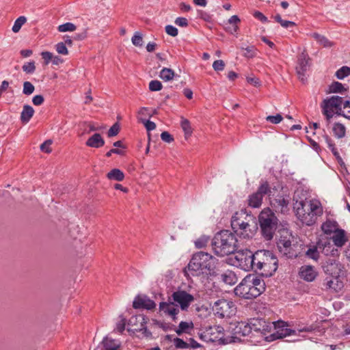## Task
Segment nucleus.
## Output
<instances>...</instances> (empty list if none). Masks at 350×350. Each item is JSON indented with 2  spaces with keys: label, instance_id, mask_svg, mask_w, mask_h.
Here are the masks:
<instances>
[{
  "label": "nucleus",
  "instance_id": "ddd939ff",
  "mask_svg": "<svg viewBox=\"0 0 350 350\" xmlns=\"http://www.w3.org/2000/svg\"><path fill=\"white\" fill-rule=\"evenodd\" d=\"M148 318L143 314L133 316L129 320V325L131 329L136 332H143L146 336L151 334L146 328Z\"/></svg>",
  "mask_w": 350,
  "mask_h": 350
},
{
  "label": "nucleus",
  "instance_id": "393cba45",
  "mask_svg": "<svg viewBox=\"0 0 350 350\" xmlns=\"http://www.w3.org/2000/svg\"><path fill=\"white\" fill-rule=\"evenodd\" d=\"M240 22V19L237 15L232 16L228 21L225 29L227 32L234 34L237 32L239 27L237 24Z\"/></svg>",
  "mask_w": 350,
  "mask_h": 350
},
{
  "label": "nucleus",
  "instance_id": "f3484780",
  "mask_svg": "<svg viewBox=\"0 0 350 350\" xmlns=\"http://www.w3.org/2000/svg\"><path fill=\"white\" fill-rule=\"evenodd\" d=\"M309 57L308 55L302 53L298 59V65L296 67L297 74L301 81L306 80V73L309 68Z\"/></svg>",
  "mask_w": 350,
  "mask_h": 350
},
{
  "label": "nucleus",
  "instance_id": "0eeeda50",
  "mask_svg": "<svg viewBox=\"0 0 350 350\" xmlns=\"http://www.w3.org/2000/svg\"><path fill=\"white\" fill-rule=\"evenodd\" d=\"M258 221L262 236L267 240L272 239L278 221L275 213L269 208H265L258 216Z\"/></svg>",
  "mask_w": 350,
  "mask_h": 350
},
{
  "label": "nucleus",
  "instance_id": "72a5a7b5",
  "mask_svg": "<svg viewBox=\"0 0 350 350\" xmlns=\"http://www.w3.org/2000/svg\"><path fill=\"white\" fill-rule=\"evenodd\" d=\"M332 131L337 138H342L345 135L346 128L340 123H335L332 127Z\"/></svg>",
  "mask_w": 350,
  "mask_h": 350
},
{
  "label": "nucleus",
  "instance_id": "ea45409f",
  "mask_svg": "<svg viewBox=\"0 0 350 350\" xmlns=\"http://www.w3.org/2000/svg\"><path fill=\"white\" fill-rule=\"evenodd\" d=\"M35 90L34 85L29 81H25L23 83V93L25 95H31Z\"/></svg>",
  "mask_w": 350,
  "mask_h": 350
},
{
  "label": "nucleus",
  "instance_id": "864d4df0",
  "mask_svg": "<svg viewBox=\"0 0 350 350\" xmlns=\"http://www.w3.org/2000/svg\"><path fill=\"white\" fill-rule=\"evenodd\" d=\"M198 16L206 22H211L212 21V16L205 11L198 10Z\"/></svg>",
  "mask_w": 350,
  "mask_h": 350
},
{
  "label": "nucleus",
  "instance_id": "13d9d810",
  "mask_svg": "<svg viewBox=\"0 0 350 350\" xmlns=\"http://www.w3.org/2000/svg\"><path fill=\"white\" fill-rule=\"evenodd\" d=\"M120 131V126L118 123H115L108 131V137H113L118 134Z\"/></svg>",
  "mask_w": 350,
  "mask_h": 350
},
{
  "label": "nucleus",
  "instance_id": "aec40b11",
  "mask_svg": "<svg viewBox=\"0 0 350 350\" xmlns=\"http://www.w3.org/2000/svg\"><path fill=\"white\" fill-rule=\"evenodd\" d=\"M331 239L336 247H343L349 241L346 231L340 228L333 234Z\"/></svg>",
  "mask_w": 350,
  "mask_h": 350
},
{
  "label": "nucleus",
  "instance_id": "1a4fd4ad",
  "mask_svg": "<svg viewBox=\"0 0 350 350\" xmlns=\"http://www.w3.org/2000/svg\"><path fill=\"white\" fill-rule=\"evenodd\" d=\"M271 193L269 184L267 181L261 180L256 192L250 194L247 198V205L254 208H259L262 202L263 197L270 196Z\"/></svg>",
  "mask_w": 350,
  "mask_h": 350
},
{
  "label": "nucleus",
  "instance_id": "8fccbe9b",
  "mask_svg": "<svg viewBox=\"0 0 350 350\" xmlns=\"http://www.w3.org/2000/svg\"><path fill=\"white\" fill-rule=\"evenodd\" d=\"M55 49L59 54L68 55V51L64 42H59L55 45Z\"/></svg>",
  "mask_w": 350,
  "mask_h": 350
},
{
  "label": "nucleus",
  "instance_id": "a878e982",
  "mask_svg": "<svg viewBox=\"0 0 350 350\" xmlns=\"http://www.w3.org/2000/svg\"><path fill=\"white\" fill-rule=\"evenodd\" d=\"M34 114V109L29 105H25L21 113V121L23 124H27Z\"/></svg>",
  "mask_w": 350,
  "mask_h": 350
},
{
  "label": "nucleus",
  "instance_id": "4c0bfd02",
  "mask_svg": "<svg viewBox=\"0 0 350 350\" xmlns=\"http://www.w3.org/2000/svg\"><path fill=\"white\" fill-rule=\"evenodd\" d=\"M27 18L25 16H21L18 17L14 23L12 30L14 33H17L20 31L21 27L26 23Z\"/></svg>",
  "mask_w": 350,
  "mask_h": 350
},
{
  "label": "nucleus",
  "instance_id": "c03bdc74",
  "mask_svg": "<svg viewBox=\"0 0 350 350\" xmlns=\"http://www.w3.org/2000/svg\"><path fill=\"white\" fill-rule=\"evenodd\" d=\"M131 41L133 45L136 46H142L143 44L142 34L139 32H135L131 38Z\"/></svg>",
  "mask_w": 350,
  "mask_h": 350
},
{
  "label": "nucleus",
  "instance_id": "4468645a",
  "mask_svg": "<svg viewBox=\"0 0 350 350\" xmlns=\"http://www.w3.org/2000/svg\"><path fill=\"white\" fill-rule=\"evenodd\" d=\"M172 297L174 302L179 304L182 310H187L190 304L194 301L192 295L185 291H177L172 293Z\"/></svg>",
  "mask_w": 350,
  "mask_h": 350
},
{
  "label": "nucleus",
  "instance_id": "bb28decb",
  "mask_svg": "<svg viewBox=\"0 0 350 350\" xmlns=\"http://www.w3.org/2000/svg\"><path fill=\"white\" fill-rule=\"evenodd\" d=\"M307 258L317 261L320 257V251L318 246V241L315 245H309L308 250L305 252Z\"/></svg>",
  "mask_w": 350,
  "mask_h": 350
},
{
  "label": "nucleus",
  "instance_id": "0e129e2a",
  "mask_svg": "<svg viewBox=\"0 0 350 350\" xmlns=\"http://www.w3.org/2000/svg\"><path fill=\"white\" fill-rule=\"evenodd\" d=\"M44 100V97L42 95H36L32 98L33 104L36 106L41 105Z\"/></svg>",
  "mask_w": 350,
  "mask_h": 350
},
{
  "label": "nucleus",
  "instance_id": "dca6fc26",
  "mask_svg": "<svg viewBox=\"0 0 350 350\" xmlns=\"http://www.w3.org/2000/svg\"><path fill=\"white\" fill-rule=\"evenodd\" d=\"M159 310L170 317L173 321L176 322L178 319L176 315L179 313V308L174 302H161L159 304Z\"/></svg>",
  "mask_w": 350,
  "mask_h": 350
},
{
  "label": "nucleus",
  "instance_id": "a18cd8bd",
  "mask_svg": "<svg viewBox=\"0 0 350 350\" xmlns=\"http://www.w3.org/2000/svg\"><path fill=\"white\" fill-rule=\"evenodd\" d=\"M22 69L24 72H25L27 74H32L36 70V66L34 62H30L28 63L25 64L22 66Z\"/></svg>",
  "mask_w": 350,
  "mask_h": 350
},
{
  "label": "nucleus",
  "instance_id": "e2e57ef3",
  "mask_svg": "<svg viewBox=\"0 0 350 350\" xmlns=\"http://www.w3.org/2000/svg\"><path fill=\"white\" fill-rule=\"evenodd\" d=\"M161 139L163 141V142H167V143H170L174 141V138L172 137V135H170L168 132L167 131H163L161 134Z\"/></svg>",
  "mask_w": 350,
  "mask_h": 350
},
{
  "label": "nucleus",
  "instance_id": "9b49d317",
  "mask_svg": "<svg viewBox=\"0 0 350 350\" xmlns=\"http://www.w3.org/2000/svg\"><path fill=\"white\" fill-rule=\"evenodd\" d=\"M237 265L245 271H254V253L249 250H240L234 252Z\"/></svg>",
  "mask_w": 350,
  "mask_h": 350
},
{
  "label": "nucleus",
  "instance_id": "3c124183",
  "mask_svg": "<svg viewBox=\"0 0 350 350\" xmlns=\"http://www.w3.org/2000/svg\"><path fill=\"white\" fill-rule=\"evenodd\" d=\"M174 344L177 349H186L189 347V345L183 339L179 338L174 339Z\"/></svg>",
  "mask_w": 350,
  "mask_h": 350
},
{
  "label": "nucleus",
  "instance_id": "7ed1b4c3",
  "mask_svg": "<svg viewBox=\"0 0 350 350\" xmlns=\"http://www.w3.org/2000/svg\"><path fill=\"white\" fill-rule=\"evenodd\" d=\"M236 236L229 230L217 232L211 241L212 250L215 255L220 257L234 254L238 250Z\"/></svg>",
  "mask_w": 350,
  "mask_h": 350
},
{
  "label": "nucleus",
  "instance_id": "69168bd1",
  "mask_svg": "<svg viewBox=\"0 0 350 350\" xmlns=\"http://www.w3.org/2000/svg\"><path fill=\"white\" fill-rule=\"evenodd\" d=\"M144 126L148 131L154 130L156 129V124L150 120H144Z\"/></svg>",
  "mask_w": 350,
  "mask_h": 350
},
{
  "label": "nucleus",
  "instance_id": "20e7f679",
  "mask_svg": "<svg viewBox=\"0 0 350 350\" xmlns=\"http://www.w3.org/2000/svg\"><path fill=\"white\" fill-rule=\"evenodd\" d=\"M265 290L263 280L255 275H249L234 288V293L237 296L251 299L260 295Z\"/></svg>",
  "mask_w": 350,
  "mask_h": 350
},
{
  "label": "nucleus",
  "instance_id": "6e6552de",
  "mask_svg": "<svg viewBox=\"0 0 350 350\" xmlns=\"http://www.w3.org/2000/svg\"><path fill=\"white\" fill-rule=\"evenodd\" d=\"M340 267L341 265L336 260H332L325 266V272L329 275L325 279L323 283L326 289L338 292L343 287V283L339 278L341 271Z\"/></svg>",
  "mask_w": 350,
  "mask_h": 350
},
{
  "label": "nucleus",
  "instance_id": "a19ab883",
  "mask_svg": "<svg viewBox=\"0 0 350 350\" xmlns=\"http://www.w3.org/2000/svg\"><path fill=\"white\" fill-rule=\"evenodd\" d=\"M57 29L60 32L74 31L76 29V26L72 23H66L59 25Z\"/></svg>",
  "mask_w": 350,
  "mask_h": 350
},
{
  "label": "nucleus",
  "instance_id": "49530a36",
  "mask_svg": "<svg viewBox=\"0 0 350 350\" xmlns=\"http://www.w3.org/2000/svg\"><path fill=\"white\" fill-rule=\"evenodd\" d=\"M344 117L350 120V100H346L342 107V113Z\"/></svg>",
  "mask_w": 350,
  "mask_h": 350
},
{
  "label": "nucleus",
  "instance_id": "052dcab7",
  "mask_svg": "<svg viewBox=\"0 0 350 350\" xmlns=\"http://www.w3.org/2000/svg\"><path fill=\"white\" fill-rule=\"evenodd\" d=\"M175 24L179 27H186L188 26V21L184 17H178L174 21Z\"/></svg>",
  "mask_w": 350,
  "mask_h": 350
},
{
  "label": "nucleus",
  "instance_id": "c9c22d12",
  "mask_svg": "<svg viewBox=\"0 0 350 350\" xmlns=\"http://www.w3.org/2000/svg\"><path fill=\"white\" fill-rule=\"evenodd\" d=\"M335 76L340 80H342L345 77L350 76V67L347 66H342L336 72Z\"/></svg>",
  "mask_w": 350,
  "mask_h": 350
},
{
  "label": "nucleus",
  "instance_id": "473e14b6",
  "mask_svg": "<svg viewBox=\"0 0 350 350\" xmlns=\"http://www.w3.org/2000/svg\"><path fill=\"white\" fill-rule=\"evenodd\" d=\"M193 328V323L192 321H181L179 323L178 328L175 329V332L178 335H181L183 333H187L189 329H191Z\"/></svg>",
  "mask_w": 350,
  "mask_h": 350
},
{
  "label": "nucleus",
  "instance_id": "6ab92c4d",
  "mask_svg": "<svg viewBox=\"0 0 350 350\" xmlns=\"http://www.w3.org/2000/svg\"><path fill=\"white\" fill-rule=\"evenodd\" d=\"M319 251L326 256H338V250L334 248L329 240L319 239L318 241Z\"/></svg>",
  "mask_w": 350,
  "mask_h": 350
},
{
  "label": "nucleus",
  "instance_id": "a211bd4d",
  "mask_svg": "<svg viewBox=\"0 0 350 350\" xmlns=\"http://www.w3.org/2000/svg\"><path fill=\"white\" fill-rule=\"evenodd\" d=\"M133 307L135 309L152 310L156 307V304L146 295H138L133 302Z\"/></svg>",
  "mask_w": 350,
  "mask_h": 350
},
{
  "label": "nucleus",
  "instance_id": "2eb2a0df",
  "mask_svg": "<svg viewBox=\"0 0 350 350\" xmlns=\"http://www.w3.org/2000/svg\"><path fill=\"white\" fill-rule=\"evenodd\" d=\"M295 245H293L289 239L285 237H281L278 242V247L279 251L287 258L297 257V254L295 250Z\"/></svg>",
  "mask_w": 350,
  "mask_h": 350
},
{
  "label": "nucleus",
  "instance_id": "cd10ccee",
  "mask_svg": "<svg viewBox=\"0 0 350 350\" xmlns=\"http://www.w3.org/2000/svg\"><path fill=\"white\" fill-rule=\"evenodd\" d=\"M102 344L105 350H118L120 347V342L109 337H105L102 341Z\"/></svg>",
  "mask_w": 350,
  "mask_h": 350
},
{
  "label": "nucleus",
  "instance_id": "338daca9",
  "mask_svg": "<svg viewBox=\"0 0 350 350\" xmlns=\"http://www.w3.org/2000/svg\"><path fill=\"white\" fill-rule=\"evenodd\" d=\"M254 16L263 23H266L268 21L267 18L260 12H255L254 13Z\"/></svg>",
  "mask_w": 350,
  "mask_h": 350
},
{
  "label": "nucleus",
  "instance_id": "9d476101",
  "mask_svg": "<svg viewBox=\"0 0 350 350\" xmlns=\"http://www.w3.org/2000/svg\"><path fill=\"white\" fill-rule=\"evenodd\" d=\"M213 310L215 316L220 319L230 318L235 314L237 308L234 303L227 299H219L215 302Z\"/></svg>",
  "mask_w": 350,
  "mask_h": 350
},
{
  "label": "nucleus",
  "instance_id": "4be33fe9",
  "mask_svg": "<svg viewBox=\"0 0 350 350\" xmlns=\"http://www.w3.org/2000/svg\"><path fill=\"white\" fill-rule=\"evenodd\" d=\"M346 100H344L342 97L334 96L329 99L324 100L323 103L327 104L331 107L336 109V112H339V114L342 113V107Z\"/></svg>",
  "mask_w": 350,
  "mask_h": 350
},
{
  "label": "nucleus",
  "instance_id": "6e6d98bb",
  "mask_svg": "<svg viewBox=\"0 0 350 350\" xmlns=\"http://www.w3.org/2000/svg\"><path fill=\"white\" fill-rule=\"evenodd\" d=\"M52 144V140H46L44 143L40 145V150L46 153H50L51 152V145Z\"/></svg>",
  "mask_w": 350,
  "mask_h": 350
},
{
  "label": "nucleus",
  "instance_id": "c756f323",
  "mask_svg": "<svg viewBox=\"0 0 350 350\" xmlns=\"http://www.w3.org/2000/svg\"><path fill=\"white\" fill-rule=\"evenodd\" d=\"M322 107V112L323 114L326 118V122H327V126H329L331 118L334 116L335 113H337L336 109L329 107L327 104L323 103L321 105Z\"/></svg>",
  "mask_w": 350,
  "mask_h": 350
},
{
  "label": "nucleus",
  "instance_id": "423d86ee",
  "mask_svg": "<svg viewBox=\"0 0 350 350\" xmlns=\"http://www.w3.org/2000/svg\"><path fill=\"white\" fill-rule=\"evenodd\" d=\"M254 271L266 277L271 276L278 269V260L269 250H258L254 253Z\"/></svg>",
  "mask_w": 350,
  "mask_h": 350
},
{
  "label": "nucleus",
  "instance_id": "5fc2aeb1",
  "mask_svg": "<svg viewBox=\"0 0 350 350\" xmlns=\"http://www.w3.org/2000/svg\"><path fill=\"white\" fill-rule=\"evenodd\" d=\"M282 116L278 113L275 116H269L266 118V120L272 124H278L282 120Z\"/></svg>",
  "mask_w": 350,
  "mask_h": 350
},
{
  "label": "nucleus",
  "instance_id": "58836bf2",
  "mask_svg": "<svg viewBox=\"0 0 350 350\" xmlns=\"http://www.w3.org/2000/svg\"><path fill=\"white\" fill-rule=\"evenodd\" d=\"M208 241H209V237L206 236V235H202L195 241V245L198 249L202 248V247H204L206 246Z\"/></svg>",
  "mask_w": 350,
  "mask_h": 350
},
{
  "label": "nucleus",
  "instance_id": "39448f33",
  "mask_svg": "<svg viewBox=\"0 0 350 350\" xmlns=\"http://www.w3.org/2000/svg\"><path fill=\"white\" fill-rule=\"evenodd\" d=\"M217 260L208 252L195 253L188 264V270L193 276L211 273L213 271Z\"/></svg>",
  "mask_w": 350,
  "mask_h": 350
},
{
  "label": "nucleus",
  "instance_id": "603ef678",
  "mask_svg": "<svg viewBox=\"0 0 350 350\" xmlns=\"http://www.w3.org/2000/svg\"><path fill=\"white\" fill-rule=\"evenodd\" d=\"M323 138L325 143L327 145V146L332 151V152L336 155L337 152L334 147V144L332 142L331 138L327 135H323Z\"/></svg>",
  "mask_w": 350,
  "mask_h": 350
},
{
  "label": "nucleus",
  "instance_id": "f03ea898",
  "mask_svg": "<svg viewBox=\"0 0 350 350\" xmlns=\"http://www.w3.org/2000/svg\"><path fill=\"white\" fill-rule=\"evenodd\" d=\"M294 208L298 219L307 226L314 224L318 217L323 214L322 206L316 200L297 201Z\"/></svg>",
  "mask_w": 350,
  "mask_h": 350
},
{
  "label": "nucleus",
  "instance_id": "c85d7f7f",
  "mask_svg": "<svg viewBox=\"0 0 350 350\" xmlns=\"http://www.w3.org/2000/svg\"><path fill=\"white\" fill-rule=\"evenodd\" d=\"M237 328L238 329L237 332L243 336L250 335L253 329L256 330V328L254 327V324L251 325V323H246L243 322L239 323Z\"/></svg>",
  "mask_w": 350,
  "mask_h": 350
},
{
  "label": "nucleus",
  "instance_id": "412c9836",
  "mask_svg": "<svg viewBox=\"0 0 350 350\" xmlns=\"http://www.w3.org/2000/svg\"><path fill=\"white\" fill-rule=\"evenodd\" d=\"M299 276L301 279L307 282H312L317 276V272L314 267L311 265H304L300 268Z\"/></svg>",
  "mask_w": 350,
  "mask_h": 350
},
{
  "label": "nucleus",
  "instance_id": "bf43d9fd",
  "mask_svg": "<svg viewBox=\"0 0 350 350\" xmlns=\"http://www.w3.org/2000/svg\"><path fill=\"white\" fill-rule=\"evenodd\" d=\"M225 63L223 60L218 59L213 62V68L215 71H221L224 69Z\"/></svg>",
  "mask_w": 350,
  "mask_h": 350
},
{
  "label": "nucleus",
  "instance_id": "7c9ffc66",
  "mask_svg": "<svg viewBox=\"0 0 350 350\" xmlns=\"http://www.w3.org/2000/svg\"><path fill=\"white\" fill-rule=\"evenodd\" d=\"M312 37L315 39L317 42L325 48H330L334 46V42L329 40L324 36L320 35L318 33H313Z\"/></svg>",
  "mask_w": 350,
  "mask_h": 350
},
{
  "label": "nucleus",
  "instance_id": "2f4dec72",
  "mask_svg": "<svg viewBox=\"0 0 350 350\" xmlns=\"http://www.w3.org/2000/svg\"><path fill=\"white\" fill-rule=\"evenodd\" d=\"M107 177L109 180L122 181L124 178V174L120 170L115 168L107 173Z\"/></svg>",
  "mask_w": 350,
  "mask_h": 350
},
{
  "label": "nucleus",
  "instance_id": "4d7b16f0",
  "mask_svg": "<svg viewBox=\"0 0 350 350\" xmlns=\"http://www.w3.org/2000/svg\"><path fill=\"white\" fill-rule=\"evenodd\" d=\"M165 32L168 35L173 36V37L176 36L178 33V29L175 27H174L173 25H168L165 26Z\"/></svg>",
  "mask_w": 350,
  "mask_h": 350
},
{
  "label": "nucleus",
  "instance_id": "e433bc0d",
  "mask_svg": "<svg viewBox=\"0 0 350 350\" xmlns=\"http://www.w3.org/2000/svg\"><path fill=\"white\" fill-rule=\"evenodd\" d=\"M180 126L186 136H190L191 135L192 129L190 122L187 119L182 118L180 121Z\"/></svg>",
  "mask_w": 350,
  "mask_h": 350
},
{
  "label": "nucleus",
  "instance_id": "09e8293b",
  "mask_svg": "<svg viewBox=\"0 0 350 350\" xmlns=\"http://www.w3.org/2000/svg\"><path fill=\"white\" fill-rule=\"evenodd\" d=\"M343 90V85L338 81L333 82L329 86L330 92H342Z\"/></svg>",
  "mask_w": 350,
  "mask_h": 350
},
{
  "label": "nucleus",
  "instance_id": "774afa93",
  "mask_svg": "<svg viewBox=\"0 0 350 350\" xmlns=\"http://www.w3.org/2000/svg\"><path fill=\"white\" fill-rule=\"evenodd\" d=\"M125 329L124 319H122L119 323H117L116 329L122 333Z\"/></svg>",
  "mask_w": 350,
  "mask_h": 350
},
{
  "label": "nucleus",
  "instance_id": "f704fd0d",
  "mask_svg": "<svg viewBox=\"0 0 350 350\" xmlns=\"http://www.w3.org/2000/svg\"><path fill=\"white\" fill-rule=\"evenodd\" d=\"M175 76V73L173 70L167 68H163L159 74V77L161 79H163L165 81H169Z\"/></svg>",
  "mask_w": 350,
  "mask_h": 350
},
{
  "label": "nucleus",
  "instance_id": "de8ad7c7",
  "mask_svg": "<svg viewBox=\"0 0 350 350\" xmlns=\"http://www.w3.org/2000/svg\"><path fill=\"white\" fill-rule=\"evenodd\" d=\"M162 88V83L158 80H152L149 83V90L152 92L159 91Z\"/></svg>",
  "mask_w": 350,
  "mask_h": 350
},
{
  "label": "nucleus",
  "instance_id": "5701e85b",
  "mask_svg": "<svg viewBox=\"0 0 350 350\" xmlns=\"http://www.w3.org/2000/svg\"><path fill=\"white\" fill-rule=\"evenodd\" d=\"M321 228L325 234L331 235L339 228V226L336 221L327 219L322 224Z\"/></svg>",
  "mask_w": 350,
  "mask_h": 350
},
{
  "label": "nucleus",
  "instance_id": "f257e3e1",
  "mask_svg": "<svg viewBox=\"0 0 350 350\" xmlns=\"http://www.w3.org/2000/svg\"><path fill=\"white\" fill-rule=\"evenodd\" d=\"M231 226L236 234L243 239L252 238L258 228L256 218L246 209L234 213L231 219Z\"/></svg>",
  "mask_w": 350,
  "mask_h": 350
},
{
  "label": "nucleus",
  "instance_id": "680f3d73",
  "mask_svg": "<svg viewBox=\"0 0 350 350\" xmlns=\"http://www.w3.org/2000/svg\"><path fill=\"white\" fill-rule=\"evenodd\" d=\"M41 55L44 60L45 64H49L52 61L53 54L49 51H44L41 53Z\"/></svg>",
  "mask_w": 350,
  "mask_h": 350
},
{
  "label": "nucleus",
  "instance_id": "79ce46f5",
  "mask_svg": "<svg viewBox=\"0 0 350 350\" xmlns=\"http://www.w3.org/2000/svg\"><path fill=\"white\" fill-rule=\"evenodd\" d=\"M221 278L223 281L229 284H232L234 283L235 275L232 272H226L221 275Z\"/></svg>",
  "mask_w": 350,
  "mask_h": 350
},
{
  "label": "nucleus",
  "instance_id": "b1692460",
  "mask_svg": "<svg viewBox=\"0 0 350 350\" xmlns=\"http://www.w3.org/2000/svg\"><path fill=\"white\" fill-rule=\"evenodd\" d=\"M88 147L99 148L105 145V140L99 133H94L85 142Z\"/></svg>",
  "mask_w": 350,
  "mask_h": 350
},
{
  "label": "nucleus",
  "instance_id": "f8f14e48",
  "mask_svg": "<svg viewBox=\"0 0 350 350\" xmlns=\"http://www.w3.org/2000/svg\"><path fill=\"white\" fill-rule=\"evenodd\" d=\"M273 324L275 332L266 337V340L269 342L282 339L292 335H297V330L289 328L286 322L278 321Z\"/></svg>",
  "mask_w": 350,
  "mask_h": 350
},
{
  "label": "nucleus",
  "instance_id": "37998d69",
  "mask_svg": "<svg viewBox=\"0 0 350 350\" xmlns=\"http://www.w3.org/2000/svg\"><path fill=\"white\" fill-rule=\"evenodd\" d=\"M244 51L243 55L247 58H252L256 54V49L254 46H248L247 48H242Z\"/></svg>",
  "mask_w": 350,
  "mask_h": 350
}]
</instances>
